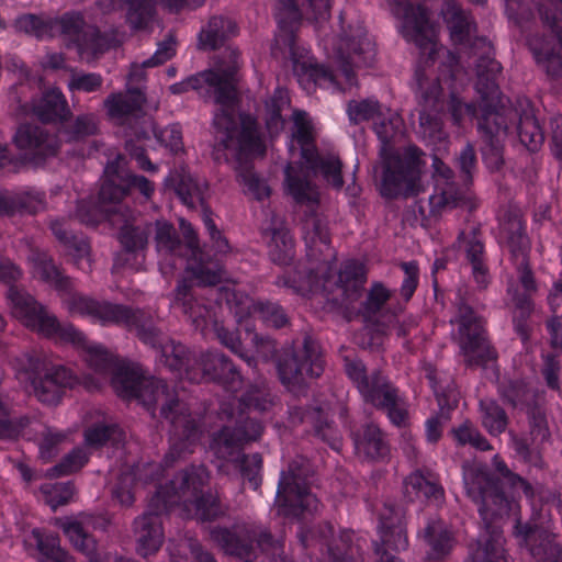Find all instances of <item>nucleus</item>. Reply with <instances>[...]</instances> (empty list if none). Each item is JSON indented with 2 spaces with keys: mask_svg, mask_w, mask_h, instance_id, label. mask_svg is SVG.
Returning a JSON list of instances; mask_svg holds the SVG:
<instances>
[{
  "mask_svg": "<svg viewBox=\"0 0 562 562\" xmlns=\"http://www.w3.org/2000/svg\"><path fill=\"white\" fill-rule=\"evenodd\" d=\"M122 206L111 201H102L99 195L98 204L88 201H79L77 203L75 217L82 224L95 226L104 220L111 221L113 214L121 211Z\"/></svg>",
  "mask_w": 562,
  "mask_h": 562,
  "instance_id": "nucleus-54",
  "label": "nucleus"
},
{
  "mask_svg": "<svg viewBox=\"0 0 562 562\" xmlns=\"http://www.w3.org/2000/svg\"><path fill=\"white\" fill-rule=\"evenodd\" d=\"M432 168L434 176L440 178L446 187L442 188L439 193L429 196L430 212L437 214L442 210H451L461 205L464 196L454 189L453 170L437 156L432 158Z\"/></svg>",
  "mask_w": 562,
  "mask_h": 562,
  "instance_id": "nucleus-40",
  "label": "nucleus"
},
{
  "mask_svg": "<svg viewBox=\"0 0 562 562\" xmlns=\"http://www.w3.org/2000/svg\"><path fill=\"white\" fill-rule=\"evenodd\" d=\"M32 112L42 123H63L71 116L66 97L58 88L47 89L34 99Z\"/></svg>",
  "mask_w": 562,
  "mask_h": 562,
  "instance_id": "nucleus-41",
  "label": "nucleus"
},
{
  "mask_svg": "<svg viewBox=\"0 0 562 562\" xmlns=\"http://www.w3.org/2000/svg\"><path fill=\"white\" fill-rule=\"evenodd\" d=\"M515 535L529 547L537 562H562V548L555 542L554 535L533 522L516 521Z\"/></svg>",
  "mask_w": 562,
  "mask_h": 562,
  "instance_id": "nucleus-33",
  "label": "nucleus"
},
{
  "mask_svg": "<svg viewBox=\"0 0 562 562\" xmlns=\"http://www.w3.org/2000/svg\"><path fill=\"white\" fill-rule=\"evenodd\" d=\"M115 325L134 333L140 342L156 352L170 339L162 323L144 308L123 304Z\"/></svg>",
  "mask_w": 562,
  "mask_h": 562,
  "instance_id": "nucleus-27",
  "label": "nucleus"
},
{
  "mask_svg": "<svg viewBox=\"0 0 562 562\" xmlns=\"http://www.w3.org/2000/svg\"><path fill=\"white\" fill-rule=\"evenodd\" d=\"M50 16L23 13L14 19L12 26L16 33H23L43 41L50 38Z\"/></svg>",
  "mask_w": 562,
  "mask_h": 562,
  "instance_id": "nucleus-57",
  "label": "nucleus"
},
{
  "mask_svg": "<svg viewBox=\"0 0 562 562\" xmlns=\"http://www.w3.org/2000/svg\"><path fill=\"white\" fill-rule=\"evenodd\" d=\"M233 464L239 470L243 480L247 481L254 491L259 490L262 483L261 472L263 467V460L260 453H241L239 459L235 460Z\"/></svg>",
  "mask_w": 562,
  "mask_h": 562,
  "instance_id": "nucleus-61",
  "label": "nucleus"
},
{
  "mask_svg": "<svg viewBox=\"0 0 562 562\" xmlns=\"http://www.w3.org/2000/svg\"><path fill=\"white\" fill-rule=\"evenodd\" d=\"M35 268L43 281L67 295L65 304L71 314L90 317L103 325H115L123 304L99 302L83 294L72 292L71 279L64 274L59 266L46 252L36 255Z\"/></svg>",
  "mask_w": 562,
  "mask_h": 562,
  "instance_id": "nucleus-13",
  "label": "nucleus"
},
{
  "mask_svg": "<svg viewBox=\"0 0 562 562\" xmlns=\"http://www.w3.org/2000/svg\"><path fill=\"white\" fill-rule=\"evenodd\" d=\"M351 439L356 453L366 460H384L390 453V447L382 430L372 423L352 431Z\"/></svg>",
  "mask_w": 562,
  "mask_h": 562,
  "instance_id": "nucleus-39",
  "label": "nucleus"
},
{
  "mask_svg": "<svg viewBox=\"0 0 562 562\" xmlns=\"http://www.w3.org/2000/svg\"><path fill=\"white\" fill-rule=\"evenodd\" d=\"M538 13L548 33L531 36L528 45L537 64L550 78L557 79L562 76V0L540 4Z\"/></svg>",
  "mask_w": 562,
  "mask_h": 562,
  "instance_id": "nucleus-15",
  "label": "nucleus"
},
{
  "mask_svg": "<svg viewBox=\"0 0 562 562\" xmlns=\"http://www.w3.org/2000/svg\"><path fill=\"white\" fill-rule=\"evenodd\" d=\"M501 72V63L490 55L481 57L475 82V89L482 98L477 132L482 139V160L492 172L499 171L505 164L504 147L508 135V117L517 114L503 101L497 82Z\"/></svg>",
  "mask_w": 562,
  "mask_h": 562,
  "instance_id": "nucleus-3",
  "label": "nucleus"
},
{
  "mask_svg": "<svg viewBox=\"0 0 562 562\" xmlns=\"http://www.w3.org/2000/svg\"><path fill=\"white\" fill-rule=\"evenodd\" d=\"M345 371L366 403L383 411L393 425H407L408 412L405 402L398 395V390L380 370L374 369L368 373L362 360L345 358Z\"/></svg>",
  "mask_w": 562,
  "mask_h": 562,
  "instance_id": "nucleus-12",
  "label": "nucleus"
},
{
  "mask_svg": "<svg viewBox=\"0 0 562 562\" xmlns=\"http://www.w3.org/2000/svg\"><path fill=\"white\" fill-rule=\"evenodd\" d=\"M416 97L422 105V110L442 112L443 101L440 99L442 93L440 82L437 79L428 81L419 71H416Z\"/></svg>",
  "mask_w": 562,
  "mask_h": 562,
  "instance_id": "nucleus-58",
  "label": "nucleus"
},
{
  "mask_svg": "<svg viewBox=\"0 0 562 562\" xmlns=\"http://www.w3.org/2000/svg\"><path fill=\"white\" fill-rule=\"evenodd\" d=\"M392 12L402 21V34L407 42H413L422 50L434 53L435 31L429 21L426 7L411 0H392Z\"/></svg>",
  "mask_w": 562,
  "mask_h": 562,
  "instance_id": "nucleus-26",
  "label": "nucleus"
},
{
  "mask_svg": "<svg viewBox=\"0 0 562 562\" xmlns=\"http://www.w3.org/2000/svg\"><path fill=\"white\" fill-rule=\"evenodd\" d=\"M458 240L462 241L465 260L471 266L472 278L476 286L480 290H485L491 282V274L480 229L473 227L469 233L461 232Z\"/></svg>",
  "mask_w": 562,
  "mask_h": 562,
  "instance_id": "nucleus-36",
  "label": "nucleus"
},
{
  "mask_svg": "<svg viewBox=\"0 0 562 562\" xmlns=\"http://www.w3.org/2000/svg\"><path fill=\"white\" fill-rule=\"evenodd\" d=\"M273 400L274 397L267 383H256L250 385L240 398L223 402L220 406L218 416L222 420L246 419L250 417L247 411L267 412L272 407Z\"/></svg>",
  "mask_w": 562,
  "mask_h": 562,
  "instance_id": "nucleus-32",
  "label": "nucleus"
},
{
  "mask_svg": "<svg viewBox=\"0 0 562 562\" xmlns=\"http://www.w3.org/2000/svg\"><path fill=\"white\" fill-rule=\"evenodd\" d=\"M12 314L23 324L48 338H60L64 341H83V333L72 324L58 322L57 317L38 303L31 294L11 285L7 294Z\"/></svg>",
  "mask_w": 562,
  "mask_h": 562,
  "instance_id": "nucleus-16",
  "label": "nucleus"
},
{
  "mask_svg": "<svg viewBox=\"0 0 562 562\" xmlns=\"http://www.w3.org/2000/svg\"><path fill=\"white\" fill-rule=\"evenodd\" d=\"M145 94L138 89H128L126 93L109 94L103 106L110 119L124 126L125 149L135 159L138 168L145 171H156L157 167L146 155L145 143L150 140L154 120L144 111Z\"/></svg>",
  "mask_w": 562,
  "mask_h": 562,
  "instance_id": "nucleus-9",
  "label": "nucleus"
},
{
  "mask_svg": "<svg viewBox=\"0 0 562 562\" xmlns=\"http://www.w3.org/2000/svg\"><path fill=\"white\" fill-rule=\"evenodd\" d=\"M44 194L36 191H0V216L35 214L43 205Z\"/></svg>",
  "mask_w": 562,
  "mask_h": 562,
  "instance_id": "nucleus-44",
  "label": "nucleus"
},
{
  "mask_svg": "<svg viewBox=\"0 0 562 562\" xmlns=\"http://www.w3.org/2000/svg\"><path fill=\"white\" fill-rule=\"evenodd\" d=\"M157 353L159 362L170 371L176 372L180 379L193 383L200 382V373L190 367L191 353L184 345L170 338Z\"/></svg>",
  "mask_w": 562,
  "mask_h": 562,
  "instance_id": "nucleus-42",
  "label": "nucleus"
},
{
  "mask_svg": "<svg viewBox=\"0 0 562 562\" xmlns=\"http://www.w3.org/2000/svg\"><path fill=\"white\" fill-rule=\"evenodd\" d=\"M171 296L170 306L187 316L196 330H204L212 322L213 330L221 345L245 361L249 368H257V359L243 345L239 330L231 329L213 319L212 308L199 296L192 281L187 278L178 280Z\"/></svg>",
  "mask_w": 562,
  "mask_h": 562,
  "instance_id": "nucleus-11",
  "label": "nucleus"
},
{
  "mask_svg": "<svg viewBox=\"0 0 562 562\" xmlns=\"http://www.w3.org/2000/svg\"><path fill=\"white\" fill-rule=\"evenodd\" d=\"M198 469L204 470L205 479L203 481V484L196 491L195 494L188 493L186 497H182L180 499V503L195 501L196 515L199 516V518L203 521H213V520L217 519L218 517L225 515L226 507H224L222 505L218 496H214L212 494H205V495L199 496L200 493L202 492L203 485L205 484V482L207 480V472L204 467H198V468L191 467L190 469H186L182 472H189L191 470H198Z\"/></svg>",
  "mask_w": 562,
  "mask_h": 562,
  "instance_id": "nucleus-50",
  "label": "nucleus"
},
{
  "mask_svg": "<svg viewBox=\"0 0 562 562\" xmlns=\"http://www.w3.org/2000/svg\"><path fill=\"white\" fill-rule=\"evenodd\" d=\"M259 234L271 262L281 267L292 265L295 257V241L283 215L271 210L265 211Z\"/></svg>",
  "mask_w": 562,
  "mask_h": 562,
  "instance_id": "nucleus-25",
  "label": "nucleus"
},
{
  "mask_svg": "<svg viewBox=\"0 0 562 562\" xmlns=\"http://www.w3.org/2000/svg\"><path fill=\"white\" fill-rule=\"evenodd\" d=\"M125 158L117 155L104 168V176L100 188V196L104 202L111 201L121 206L122 200L132 191L137 190L146 200L155 191V186L146 177L134 175L125 168Z\"/></svg>",
  "mask_w": 562,
  "mask_h": 562,
  "instance_id": "nucleus-19",
  "label": "nucleus"
},
{
  "mask_svg": "<svg viewBox=\"0 0 562 562\" xmlns=\"http://www.w3.org/2000/svg\"><path fill=\"white\" fill-rule=\"evenodd\" d=\"M314 469L308 459L297 456L289 462L288 468L280 473L274 507L278 516L300 522L297 538L304 548L319 544L327 549L333 562H359L362 551L353 543V533L342 530L335 537L334 526L329 521L319 522L313 527L303 524L304 520L317 515L322 506L317 496L312 492Z\"/></svg>",
  "mask_w": 562,
  "mask_h": 562,
  "instance_id": "nucleus-2",
  "label": "nucleus"
},
{
  "mask_svg": "<svg viewBox=\"0 0 562 562\" xmlns=\"http://www.w3.org/2000/svg\"><path fill=\"white\" fill-rule=\"evenodd\" d=\"M239 68V52L227 48L218 57L216 69H207L188 78L191 90L198 91L201 97L213 99L220 105L213 117V127L220 133V142L227 146L232 133L236 130L234 105L236 102L237 71Z\"/></svg>",
  "mask_w": 562,
  "mask_h": 562,
  "instance_id": "nucleus-7",
  "label": "nucleus"
},
{
  "mask_svg": "<svg viewBox=\"0 0 562 562\" xmlns=\"http://www.w3.org/2000/svg\"><path fill=\"white\" fill-rule=\"evenodd\" d=\"M391 292L382 282H373L367 293L366 300L361 302L358 314L364 321H373L390 300Z\"/></svg>",
  "mask_w": 562,
  "mask_h": 562,
  "instance_id": "nucleus-60",
  "label": "nucleus"
},
{
  "mask_svg": "<svg viewBox=\"0 0 562 562\" xmlns=\"http://www.w3.org/2000/svg\"><path fill=\"white\" fill-rule=\"evenodd\" d=\"M402 505L385 503L379 514V541L374 543L379 562H395L396 553L408 547Z\"/></svg>",
  "mask_w": 562,
  "mask_h": 562,
  "instance_id": "nucleus-22",
  "label": "nucleus"
},
{
  "mask_svg": "<svg viewBox=\"0 0 562 562\" xmlns=\"http://www.w3.org/2000/svg\"><path fill=\"white\" fill-rule=\"evenodd\" d=\"M525 412L528 418L529 436L518 437L517 435H513L512 441L515 451L519 456L529 458L531 453V446L539 447L547 442L551 437V432L548 425L546 408L542 404L537 402Z\"/></svg>",
  "mask_w": 562,
  "mask_h": 562,
  "instance_id": "nucleus-37",
  "label": "nucleus"
},
{
  "mask_svg": "<svg viewBox=\"0 0 562 562\" xmlns=\"http://www.w3.org/2000/svg\"><path fill=\"white\" fill-rule=\"evenodd\" d=\"M281 384L292 393H301L307 379H317L324 372V360L318 341L305 334L301 342L282 348L276 360Z\"/></svg>",
  "mask_w": 562,
  "mask_h": 562,
  "instance_id": "nucleus-14",
  "label": "nucleus"
},
{
  "mask_svg": "<svg viewBox=\"0 0 562 562\" xmlns=\"http://www.w3.org/2000/svg\"><path fill=\"white\" fill-rule=\"evenodd\" d=\"M24 541L26 544L34 546L50 562H75L74 558L60 547V539L55 532L33 528Z\"/></svg>",
  "mask_w": 562,
  "mask_h": 562,
  "instance_id": "nucleus-47",
  "label": "nucleus"
},
{
  "mask_svg": "<svg viewBox=\"0 0 562 562\" xmlns=\"http://www.w3.org/2000/svg\"><path fill=\"white\" fill-rule=\"evenodd\" d=\"M289 419L294 426L310 425L316 438L327 443L335 451L341 449V434L324 406H292L289 409Z\"/></svg>",
  "mask_w": 562,
  "mask_h": 562,
  "instance_id": "nucleus-29",
  "label": "nucleus"
},
{
  "mask_svg": "<svg viewBox=\"0 0 562 562\" xmlns=\"http://www.w3.org/2000/svg\"><path fill=\"white\" fill-rule=\"evenodd\" d=\"M403 120L390 113L374 123V132L381 142L383 175L380 193L386 199L417 195L422 189L420 176L425 166L424 153L416 145L407 146L403 153L393 149L392 143L403 134Z\"/></svg>",
  "mask_w": 562,
  "mask_h": 562,
  "instance_id": "nucleus-4",
  "label": "nucleus"
},
{
  "mask_svg": "<svg viewBox=\"0 0 562 562\" xmlns=\"http://www.w3.org/2000/svg\"><path fill=\"white\" fill-rule=\"evenodd\" d=\"M280 5L276 18L278 32L274 36V47L288 52L292 60L293 71L299 81L306 80L315 86L329 87L336 85L335 76L324 65L313 64L303 58L296 45V31L303 19L323 23L330 16L331 0H278Z\"/></svg>",
  "mask_w": 562,
  "mask_h": 562,
  "instance_id": "nucleus-5",
  "label": "nucleus"
},
{
  "mask_svg": "<svg viewBox=\"0 0 562 562\" xmlns=\"http://www.w3.org/2000/svg\"><path fill=\"white\" fill-rule=\"evenodd\" d=\"M180 228L184 239V241H182L184 246V257L192 259L187 271L192 276V279L189 280L193 282V288L195 289V283L204 286L220 283L222 280L221 271L217 265L203 260V251L200 247L199 237L191 223L181 220Z\"/></svg>",
  "mask_w": 562,
  "mask_h": 562,
  "instance_id": "nucleus-30",
  "label": "nucleus"
},
{
  "mask_svg": "<svg viewBox=\"0 0 562 562\" xmlns=\"http://www.w3.org/2000/svg\"><path fill=\"white\" fill-rule=\"evenodd\" d=\"M13 140L16 147L26 150L23 162H31L34 166H40L46 158L55 156L59 147L55 134L31 123L20 125Z\"/></svg>",
  "mask_w": 562,
  "mask_h": 562,
  "instance_id": "nucleus-28",
  "label": "nucleus"
},
{
  "mask_svg": "<svg viewBox=\"0 0 562 562\" xmlns=\"http://www.w3.org/2000/svg\"><path fill=\"white\" fill-rule=\"evenodd\" d=\"M224 296L236 324L250 333L254 329L251 313H255L256 302L248 294L235 290H226Z\"/></svg>",
  "mask_w": 562,
  "mask_h": 562,
  "instance_id": "nucleus-55",
  "label": "nucleus"
},
{
  "mask_svg": "<svg viewBox=\"0 0 562 562\" xmlns=\"http://www.w3.org/2000/svg\"><path fill=\"white\" fill-rule=\"evenodd\" d=\"M465 484L469 495L475 502H482L480 517L484 532L477 539V548L472 552L473 562H508L503 547L502 531L498 526H492L491 519L507 510L508 503L496 481L479 469L465 471Z\"/></svg>",
  "mask_w": 562,
  "mask_h": 562,
  "instance_id": "nucleus-8",
  "label": "nucleus"
},
{
  "mask_svg": "<svg viewBox=\"0 0 562 562\" xmlns=\"http://www.w3.org/2000/svg\"><path fill=\"white\" fill-rule=\"evenodd\" d=\"M236 130L232 133V139L224 146L220 142L221 133L215 130V148L216 149H228L232 147H236L238 151L243 155H263L265 154V145L260 138L258 133L256 120L249 115L241 116L240 119V130H238V123L235 120Z\"/></svg>",
  "mask_w": 562,
  "mask_h": 562,
  "instance_id": "nucleus-38",
  "label": "nucleus"
},
{
  "mask_svg": "<svg viewBox=\"0 0 562 562\" xmlns=\"http://www.w3.org/2000/svg\"><path fill=\"white\" fill-rule=\"evenodd\" d=\"M175 192L183 204L195 207L196 203L203 202V190L199 182L189 173L177 176Z\"/></svg>",
  "mask_w": 562,
  "mask_h": 562,
  "instance_id": "nucleus-64",
  "label": "nucleus"
},
{
  "mask_svg": "<svg viewBox=\"0 0 562 562\" xmlns=\"http://www.w3.org/2000/svg\"><path fill=\"white\" fill-rule=\"evenodd\" d=\"M176 54V40L173 35H168L164 41L158 43V47L151 57L143 60L140 64L134 63L132 64V70L130 72V77L137 78L142 77V69L159 66L169 59H171Z\"/></svg>",
  "mask_w": 562,
  "mask_h": 562,
  "instance_id": "nucleus-63",
  "label": "nucleus"
},
{
  "mask_svg": "<svg viewBox=\"0 0 562 562\" xmlns=\"http://www.w3.org/2000/svg\"><path fill=\"white\" fill-rule=\"evenodd\" d=\"M303 158L312 169L318 170L324 179L335 189H341L344 180L341 176L342 164L335 156H319L315 149H303Z\"/></svg>",
  "mask_w": 562,
  "mask_h": 562,
  "instance_id": "nucleus-52",
  "label": "nucleus"
},
{
  "mask_svg": "<svg viewBox=\"0 0 562 562\" xmlns=\"http://www.w3.org/2000/svg\"><path fill=\"white\" fill-rule=\"evenodd\" d=\"M338 57L341 71L350 85L355 79V67L373 66L376 57L375 45L368 37L361 22L358 21L355 25H349L348 30L342 27Z\"/></svg>",
  "mask_w": 562,
  "mask_h": 562,
  "instance_id": "nucleus-21",
  "label": "nucleus"
},
{
  "mask_svg": "<svg viewBox=\"0 0 562 562\" xmlns=\"http://www.w3.org/2000/svg\"><path fill=\"white\" fill-rule=\"evenodd\" d=\"M423 538L430 548L428 554L431 559H442L453 547L452 533L438 520H428L423 530Z\"/></svg>",
  "mask_w": 562,
  "mask_h": 562,
  "instance_id": "nucleus-53",
  "label": "nucleus"
},
{
  "mask_svg": "<svg viewBox=\"0 0 562 562\" xmlns=\"http://www.w3.org/2000/svg\"><path fill=\"white\" fill-rule=\"evenodd\" d=\"M238 32L236 23L225 16L215 15L199 33V47L201 49L215 50L223 46L227 40Z\"/></svg>",
  "mask_w": 562,
  "mask_h": 562,
  "instance_id": "nucleus-45",
  "label": "nucleus"
},
{
  "mask_svg": "<svg viewBox=\"0 0 562 562\" xmlns=\"http://www.w3.org/2000/svg\"><path fill=\"white\" fill-rule=\"evenodd\" d=\"M509 108L517 114L508 117V125L517 120L516 130L520 143L530 151L538 150L544 140V134L533 110L527 108L518 112V110Z\"/></svg>",
  "mask_w": 562,
  "mask_h": 562,
  "instance_id": "nucleus-46",
  "label": "nucleus"
},
{
  "mask_svg": "<svg viewBox=\"0 0 562 562\" xmlns=\"http://www.w3.org/2000/svg\"><path fill=\"white\" fill-rule=\"evenodd\" d=\"M151 234L153 223L124 225L120 232L122 250L114 257V267L139 270L145 261V251Z\"/></svg>",
  "mask_w": 562,
  "mask_h": 562,
  "instance_id": "nucleus-31",
  "label": "nucleus"
},
{
  "mask_svg": "<svg viewBox=\"0 0 562 562\" xmlns=\"http://www.w3.org/2000/svg\"><path fill=\"white\" fill-rule=\"evenodd\" d=\"M234 426L225 425L212 435L210 448L214 456L224 462L233 463L239 459L245 443L260 438L263 426L254 417L234 418Z\"/></svg>",
  "mask_w": 562,
  "mask_h": 562,
  "instance_id": "nucleus-20",
  "label": "nucleus"
},
{
  "mask_svg": "<svg viewBox=\"0 0 562 562\" xmlns=\"http://www.w3.org/2000/svg\"><path fill=\"white\" fill-rule=\"evenodd\" d=\"M482 426L491 436H499L507 429L509 418L506 411L493 398L479 402Z\"/></svg>",
  "mask_w": 562,
  "mask_h": 562,
  "instance_id": "nucleus-56",
  "label": "nucleus"
},
{
  "mask_svg": "<svg viewBox=\"0 0 562 562\" xmlns=\"http://www.w3.org/2000/svg\"><path fill=\"white\" fill-rule=\"evenodd\" d=\"M403 493L408 502H413L419 497L439 499L443 495V490L431 473L425 474L422 470H416L405 477Z\"/></svg>",
  "mask_w": 562,
  "mask_h": 562,
  "instance_id": "nucleus-48",
  "label": "nucleus"
},
{
  "mask_svg": "<svg viewBox=\"0 0 562 562\" xmlns=\"http://www.w3.org/2000/svg\"><path fill=\"white\" fill-rule=\"evenodd\" d=\"M70 342L87 350L86 361L95 372L113 371L112 385L120 397L138 401L154 419L169 424L170 449L166 454L167 462L190 451L201 436V425L180 397L176 385L145 376L136 366L119 362L102 346L88 345L85 335L83 341Z\"/></svg>",
  "mask_w": 562,
  "mask_h": 562,
  "instance_id": "nucleus-1",
  "label": "nucleus"
},
{
  "mask_svg": "<svg viewBox=\"0 0 562 562\" xmlns=\"http://www.w3.org/2000/svg\"><path fill=\"white\" fill-rule=\"evenodd\" d=\"M30 380L35 397L43 404L57 405L67 389L76 383L72 372L60 364L30 359Z\"/></svg>",
  "mask_w": 562,
  "mask_h": 562,
  "instance_id": "nucleus-23",
  "label": "nucleus"
},
{
  "mask_svg": "<svg viewBox=\"0 0 562 562\" xmlns=\"http://www.w3.org/2000/svg\"><path fill=\"white\" fill-rule=\"evenodd\" d=\"M454 314L450 323L457 327L456 340L468 367L486 366L496 360L497 352L491 345L486 321L474 303L473 294L465 286L457 289L452 301Z\"/></svg>",
  "mask_w": 562,
  "mask_h": 562,
  "instance_id": "nucleus-10",
  "label": "nucleus"
},
{
  "mask_svg": "<svg viewBox=\"0 0 562 562\" xmlns=\"http://www.w3.org/2000/svg\"><path fill=\"white\" fill-rule=\"evenodd\" d=\"M441 112L420 110L418 133L430 145H441L448 138L439 116Z\"/></svg>",
  "mask_w": 562,
  "mask_h": 562,
  "instance_id": "nucleus-59",
  "label": "nucleus"
},
{
  "mask_svg": "<svg viewBox=\"0 0 562 562\" xmlns=\"http://www.w3.org/2000/svg\"><path fill=\"white\" fill-rule=\"evenodd\" d=\"M80 519H67L60 524V528L76 550L89 558L99 557L95 554L97 541L86 530L85 525H91L94 529L106 530L110 519L105 516H93L81 514Z\"/></svg>",
  "mask_w": 562,
  "mask_h": 562,
  "instance_id": "nucleus-35",
  "label": "nucleus"
},
{
  "mask_svg": "<svg viewBox=\"0 0 562 562\" xmlns=\"http://www.w3.org/2000/svg\"><path fill=\"white\" fill-rule=\"evenodd\" d=\"M367 271L363 263L348 260L342 263L337 278V286L341 291L342 303L347 306L357 302L363 293Z\"/></svg>",
  "mask_w": 562,
  "mask_h": 562,
  "instance_id": "nucleus-43",
  "label": "nucleus"
},
{
  "mask_svg": "<svg viewBox=\"0 0 562 562\" xmlns=\"http://www.w3.org/2000/svg\"><path fill=\"white\" fill-rule=\"evenodd\" d=\"M50 38L60 36L68 47L76 46L94 53L105 49L104 36L97 27L86 22L82 13L68 11L60 16L50 18Z\"/></svg>",
  "mask_w": 562,
  "mask_h": 562,
  "instance_id": "nucleus-24",
  "label": "nucleus"
},
{
  "mask_svg": "<svg viewBox=\"0 0 562 562\" xmlns=\"http://www.w3.org/2000/svg\"><path fill=\"white\" fill-rule=\"evenodd\" d=\"M255 313L258 314L259 318L268 327L280 329L290 324V317L286 311L276 301H257Z\"/></svg>",
  "mask_w": 562,
  "mask_h": 562,
  "instance_id": "nucleus-62",
  "label": "nucleus"
},
{
  "mask_svg": "<svg viewBox=\"0 0 562 562\" xmlns=\"http://www.w3.org/2000/svg\"><path fill=\"white\" fill-rule=\"evenodd\" d=\"M154 240L158 254L171 257H184L183 243L175 228L167 221H156L153 223Z\"/></svg>",
  "mask_w": 562,
  "mask_h": 562,
  "instance_id": "nucleus-51",
  "label": "nucleus"
},
{
  "mask_svg": "<svg viewBox=\"0 0 562 562\" xmlns=\"http://www.w3.org/2000/svg\"><path fill=\"white\" fill-rule=\"evenodd\" d=\"M200 381L207 379L222 384L227 390L237 391L243 385V375L237 366L225 353L209 350L200 357Z\"/></svg>",
  "mask_w": 562,
  "mask_h": 562,
  "instance_id": "nucleus-34",
  "label": "nucleus"
},
{
  "mask_svg": "<svg viewBox=\"0 0 562 562\" xmlns=\"http://www.w3.org/2000/svg\"><path fill=\"white\" fill-rule=\"evenodd\" d=\"M443 21L454 44L469 45L473 55L477 56L475 69L481 57L490 55L494 60V47L484 36H475L476 22L471 12L464 10L457 1L447 0L441 9Z\"/></svg>",
  "mask_w": 562,
  "mask_h": 562,
  "instance_id": "nucleus-18",
  "label": "nucleus"
},
{
  "mask_svg": "<svg viewBox=\"0 0 562 562\" xmlns=\"http://www.w3.org/2000/svg\"><path fill=\"white\" fill-rule=\"evenodd\" d=\"M203 469L179 472L165 485H160L151 496L147 509L133 521V531L137 542V552L146 558L156 553L164 541L160 516L178 505L188 493L195 494L203 484Z\"/></svg>",
  "mask_w": 562,
  "mask_h": 562,
  "instance_id": "nucleus-6",
  "label": "nucleus"
},
{
  "mask_svg": "<svg viewBox=\"0 0 562 562\" xmlns=\"http://www.w3.org/2000/svg\"><path fill=\"white\" fill-rule=\"evenodd\" d=\"M498 395L503 402L520 411H527L528 407L539 402L537 395L522 379L502 381L498 385Z\"/></svg>",
  "mask_w": 562,
  "mask_h": 562,
  "instance_id": "nucleus-49",
  "label": "nucleus"
},
{
  "mask_svg": "<svg viewBox=\"0 0 562 562\" xmlns=\"http://www.w3.org/2000/svg\"><path fill=\"white\" fill-rule=\"evenodd\" d=\"M210 537L225 554L245 562H256L261 548H276L274 537L268 529L245 521L213 527Z\"/></svg>",
  "mask_w": 562,
  "mask_h": 562,
  "instance_id": "nucleus-17",
  "label": "nucleus"
}]
</instances>
